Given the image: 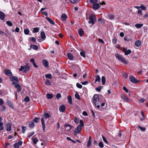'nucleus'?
<instances>
[{"label": "nucleus", "mask_w": 148, "mask_h": 148, "mask_svg": "<svg viewBox=\"0 0 148 148\" xmlns=\"http://www.w3.org/2000/svg\"><path fill=\"white\" fill-rule=\"evenodd\" d=\"M93 100L95 105L97 108H99L100 106L98 104L99 102V97L97 95H95L93 97Z\"/></svg>", "instance_id": "obj_1"}, {"label": "nucleus", "mask_w": 148, "mask_h": 148, "mask_svg": "<svg viewBox=\"0 0 148 148\" xmlns=\"http://www.w3.org/2000/svg\"><path fill=\"white\" fill-rule=\"evenodd\" d=\"M29 66L27 63L25 66H21V68L19 69V70L20 71H23L24 73H26L29 70Z\"/></svg>", "instance_id": "obj_2"}, {"label": "nucleus", "mask_w": 148, "mask_h": 148, "mask_svg": "<svg viewBox=\"0 0 148 148\" xmlns=\"http://www.w3.org/2000/svg\"><path fill=\"white\" fill-rule=\"evenodd\" d=\"M89 19L90 21H88L89 23H91L93 25L94 24L96 20V17L95 15L93 14L91 15L89 17Z\"/></svg>", "instance_id": "obj_3"}, {"label": "nucleus", "mask_w": 148, "mask_h": 148, "mask_svg": "<svg viewBox=\"0 0 148 148\" xmlns=\"http://www.w3.org/2000/svg\"><path fill=\"white\" fill-rule=\"evenodd\" d=\"M10 80L12 82L13 85H14V84H16L19 82V80L18 78L15 76H14L10 79Z\"/></svg>", "instance_id": "obj_4"}, {"label": "nucleus", "mask_w": 148, "mask_h": 148, "mask_svg": "<svg viewBox=\"0 0 148 148\" xmlns=\"http://www.w3.org/2000/svg\"><path fill=\"white\" fill-rule=\"evenodd\" d=\"M82 129V127H80V125H78L77 127L75 129L74 131V134L75 136H76L77 134H79Z\"/></svg>", "instance_id": "obj_5"}, {"label": "nucleus", "mask_w": 148, "mask_h": 148, "mask_svg": "<svg viewBox=\"0 0 148 148\" xmlns=\"http://www.w3.org/2000/svg\"><path fill=\"white\" fill-rule=\"evenodd\" d=\"M130 81L134 83H136L138 82V81L136 79L135 77L132 75H130L129 77Z\"/></svg>", "instance_id": "obj_6"}, {"label": "nucleus", "mask_w": 148, "mask_h": 148, "mask_svg": "<svg viewBox=\"0 0 148 148\" xmlns=\"http://www.w3.org/2000/svg\"><path fill=\"white\" fill-rule=\"evenodd\" d=\"M121 98L125 102H127L130 100L124 94H122L121 95Z\"/></svg>", "instance_id": "obj_7"}, {"label": "nucleus", "mask_w": 148, "mask_h": 148, "mask_svg": "<svg viewBox=\"0 0 148 148\" xmlns=\"http://www.w3.org/2000/svg\"><path fill=\"white\" fill-rule=\"evenodd\" d=\"M4 73L6 75H8L10 76H11L12 75V74L10 70L7 69L5 70Z\"/></svg>", "instance_id": "obj_8"}, {"label": "nucleus", "mask_w": 148, "mask_h": 148, "mask_svg": "<svg viewBox=\"0 0 148 148\" xmlns=\"http://www.w3.org/2000/svg\"><path fill=\"white\" fill-rule=\"evenodd\" d=\"M11 125L12 124L10 123H8L6 124V128L7 131H10L11 130Z\"/></svg>", "instance_id": "obj_9"}, {"label": "nucleus", "mask_w": 148, "mask_h": 148, "mask_svg": "<svg viewBox=\"0 0 148 148\" xmlns=\"http://www.w3.org/2000/svg\"><path fill=\"white\" fill-rule=\"evenodd\" d=\"M23 142L22 141H19L18 143H15L14 144V146L15 148H19L20 145H22Z\"/></svg>", "instance_id": "obj_10"}, {"label": "nucleus", "mask_w": 148, "mask_h": 148, "mask_svg": "<svg viewBox=\"0 0 148 148\" xmlns=\"http://www.w3.org/2000/svg\"><path fill=\"white\" fill-rule=\"evenodd\" d=\"M92 8L94 9H98L100 8V5L98 3H95L92 5Z\"/></svg>", "instance_id": "obj_11"}, {"label": "nucleus", "mask_w": 148, "mask_h": 148, "mask_svg": "<svg viewBox=\"0 0 148 148\" xmlns=\"http://www.w3.org/2000/svg\"><path fill=\"white\" fill-rule=\"evenodd\" d=\"M42 63L45 67L47 68H48L49 66H48V62L46 60H42Z\"/></svg>", "instance_id": "obj_12"}, {"label": "nucleus", "mask_w": 148, "mask_h": 148, "mask_svg": "<svg viewBox=\"0 0 148 148\" xmlns=\"http://www.w3.org/2000/svg\"><path fill=\"white\" fill-rule=\"evenodd\" d=\"M95 83L97 84L96 82H100L101 81V78L100 76L98 75H96L95 77Z\"/></svg>", "instance_id": "obj_13"}, {"label": "nucleus", "mask_w": 148, "mask_h": 148, "mask_svg": "<svg viewBox=\"0 0 148 148\" xmlns=\"http://www.w3.org/2000/svg\"><path fill=\"white\" fill-rule=\"evenodd\" d=\"M2 118L0 116V131L3 130L4 129L3 123L1 121L2 120Z\"/></svg>", "instance_id": "obj_14"}, {"label": "nucleus", "mask_w": 148, "mask_h": 148, "mask_svg": "<svg viewBox=\"0 0 148 148\" xmlns=\"http://www.w3.org/2000/svg\"><path fill=\"white\" fill-rule=\"evenodd\" d=\"M65 109V107L64 105H63L60 106L59 108V110L61 112H64Z\"/></svg>", "instance_id": "obj_15"}, {"label": "nucleus", "mask_w": 148, "mask_h": 148, "mask_svg": "<svg viewBox=\"0 0 148 148\" xmlns=\"http://www.w3.org/2000/svg\"><path fill=\"white\" fill-rule=\"evenodd\" d=\"M5 14L3 12L0 11V19L1 20H3L5 17Z\"/></svg>", "instance_id": "obj_16"}, {"label": "nucleus", "mask_w": 148, "mask_h": 148, "mask_svg": "<svg viewBox=\"0 0 148 148\" xmlns=\"http://www.w3.org/2000/svg\"><path fill=\"white\" fill-rule=\"evenodd\" d=\"M7 105L10 107L13 108V106L12 102L8 99H7Z\"/></svg>", "instance_id": "obj_17"}, {"label": "nucleus", "mask_w": 148, "mask_h": 148, "mask_svg": "<svg viewBox=\"0 0 148 148\" xmlns=\"http://www.w3.org/2000/svg\"><path fill=\"white\" fill-rule=\"evenodd\" d=\"M13 85L14 87L17 88V91L18 92H20L21 91V88L20 85L18 84H15Z\"/></svg>", "instance_id": "obj_18"}, {"label": "nucleus", "mask_w": 148, "mask_h": 148, "mask_svg": "<svg viewBox=\"0 0 148 148\" xmlns=\"http://www.w3.org/2000/svg\"><path fill=\"white\" fill-rule=\"evenodd\" d=\"M91 143V136H90L88 140L87 143V147H89Z\"/></svg>", "instance_id": "obj_19"}, {"label": "nucleus", "mask_w": 148, "mask_h": 148, "mask_svg": "<svg viewBox=\"0 0 148 148\" xmlns=\"http://www.w3.org/2000/svg\"><path fill=\"white\" fill-rule=\"evenodd\" d=\"M46 19L51 24L54 25L55 24V22L51 19L49 17H46Z\"/></svg>", "instance_id": "obj_20"}, {"label": "nucleus", "mask_w": 148, "mask_h": 148, "mask_svg": "<svg viewBox=\"0 0 148 148\" xmlns=\"http://www.w3.org/2000/svg\"><path fill=\"white\" fill-rule=\"evenodd\" d=\"M67 18V16L66 14H62L61 16V18L62 21H64L66 20Z\"/></svg>", "instance_id": "obj_21"}, {"label": "nucleus", "mask_w": 148, "mask_h": 148, "mask_svg": "<svg viewBox=\"0 0 148 148\" xmlns=\"http://www.w3.org/2000/svg\"><path fill=\"white\" fill-rule=\"evenodd\" d=\"M40 35L41 38L42 39H45L46 38L45 34L44 32H41Z\"/></svg>", "instance_id": "obj_22"}, {"label": "nucleus", "mask_w": 148, "mask_h": 148, "mask_svg": "<svg viewBox=\"0 0 148 148\" xmlns=\"http://www.w3.org/2000/svg\"><path fill=\"white\" fill-rule=\"evenodd\" d=\"M78 33L80 36H82L83 35L84 31L82 30V29L80 28L78 30Z\"/></svg>", "instance_id": "obj_23"}, {"label": "nucleus", "mask_w": 148, "mask_h": 148, "mask_svg": "<svg viewBox=\"0 0 148 148\" xmlns=\"http://www.w3.org/2000/svg\"><path fill=\"white\" fill-rule=\"evenodd\" d=\"M67 56H68V57L69 59L71 60H73V55L71 54L70 53H68L67 54Z\"/></svg>", "instance_id": "obj_24"}, {"label": "nucleus", "mask_w": 148, "mask_h": 148, "mask_svg": "<svg viewBox=\"0 0 148 148\" xmlns=\"http://www.w3.org/2000/svg\"><path fill=\"white\" fill-rule=\"evenodd\" d=\"M116 58L118 60L121 61L123 58V56L119 55L118 54H116L115 55Z\"/></svg>", "instance_id": "obj_25"}, {"label": "nucleus", "mask_w": 148, "mask_h": 148, "mask_svg": "<svg viewBox=\"0 0 148 148\" xmlns=\"http://www.w3.org/2000/svg\"><path fill=\"white\" fill-rule=\"evenodd\" d=\"M135 45L137 47H139L141 44V42L140 40H138L135 42Z\"/></svg>", "instance_id": "obj_26"}, {"label": "nucleus", "mask_w": 148, "mask_h": 148, "mask_svg": "<svg viewBox=\"0 0 148 148\" xmlns=\"http://www.w3.org/2000/svg\"><path fill=\"white\" fill-rule=\"evenodd\" d=\"M143 25V24H137L135 25V27L138 28H141Z\"/></svg>", "instance_id": "obj_27"}, {"label": "nucleus", "mask_w": 148, "mask_h": 148, "mask_svg": "<svg viewBox=\"0 0 148 148\" xmlns=\"http://www.w3.org/2000/svg\"><path fill=\"white\" fill-rule=\"evenodd\" d=\"M106 80L105 77L103 76L101 78V82L103 85H104L106 83Z\"/></svg>", "instance_id": "obj_28"}, {"label": "nucleus", "mask_w": 148, "mask_h": 148, "mask_svg": "<svg viewBox=\"0 0 148 148\" xmlns=\"http://www.w3.org/2000/svg\"><path fill=\"white\" fill-rule=\"evenodd\" d=\"M67 99L69 103L71 104L72 103V99L71 97L70 96H69L67 97Z\"/></svg>", "instance_id": "obj_29"}, {"label": "nucleus", "mask_w": 148, "mask_h": 148, "mask_svg": "<svg viewBox=\"0 0 148 148\" xmlns=\"http://www.w3.org/2000/svg\"><path fill=\"white\" fill-rule=\"evenodd\" d=\"M30 47L32 48L33 49L37 50L38 49V46L35 45H31Z\"/></svg>", "instance_id": "obj_30"}, {"label": "nucleus", "mask_w": 148, "mask_h": 148, "mask_svg": "<svg viewBox=\"0 0 148 148\" xmlns=\"http://www.w3.org/2000/svg\"><path fill=\"white\" fill-rule=\"evenodd\" d=\"M132 51L130 49L127 50L126 52L124 53L125 55H127L130 54L131 53Z\"/></svg>", "instance_id": "obj_31"}, {"label": "nucleus", "mask_w": 148, "mask_h": 148, "mask_svg": "<svg viewBox=\"0 0 148 148\" xmlns=\"http://www.w3.org/2000/svg\"><path fill=\"white\" fill-rule=\"evenodd\" d=\"M46 96L47 98L49 99H52L53 97V95L50 94H47L46 95Z\"/></svg>", "instance_id": "obj_32"}, {"label": "nucleus", "mask_w": 148, "mask_h": 148, "mask_svg": "<svg viewBox=\"0 0 148 148\" xmlns=\"http://www.w3.org/2000/svg\"><path fill=\"white\" fill-rule=\"evenodd\" d=\"M85 54L86 53L85 52L83 51H82L80 52V55L81 56L84 58H85L86 57Z\"/></svg>", "instance_id": "obj_33"}, {"label": "nucleus", "mask_w": 148, "mask_h": 148, "mask_svg": "<svg viewBox=\"0 0 148 148\" xmlns=\"http://www.w3.org/2000/svg\"><path fill=\"white\" fill-rule=\"evenodd\" d=\"M103 86H99L98 88H95V90L97 92H100Z\"/></svg>", "instance_id": "obj_34"}, {"label": "nucleus", "mask_w": 148, "mask_h": 148, "mask_svg": "<svg viewBox=\"0 0 148 148\" xmlns=\"http://www.w3.org/2000/svg\"><path fill=\"white\" fill-rule=\"evenodd\" d=\"M39 118L36 117L34 119L33 121L36 123H37L39 122Z\"/></svg>", "instance_id": "obj_35"}, {"label": "nucleus", "mask_w": 148, "mask_h": 148, "mask_svg": "<svg viewBox=\"0 0 148 148\" xmlns=\"http://www.w3.org/2000/svg\"><path fill=\"white\" fill-rule=\"evenodd\" d=\"M29 126L31 128H33L34 126V124L33 122H31L29 124Z\"/></svg>", "instance_id": "obj_36"}, {"label": "nucleus", "mask_w": 148, "mask_h": 148, "mask_svg": "<svg viewBox=\"0 0 148 148\" xmlns=\"http://www.w3.org/2000/svg\"><path fill=\"white\" fill-rule=\"evenodd\" d=\"M32 141L34 144H36L38 141L37 138H34L32 139Z\"/></svg>", "instance_id": "obj_37"}, {"label": "nucleus", "mask_w": 148, "mask_h": 148, "mask_svg": "<svg viewBox=\"0 0 148 148\" xmlns=\"http://www.w3.org/2000/svg\"><path fill=\"white\" fill-rule=\"evenodd\" d=\"M79 123L80 124L79 125H80L81 127H82L84 126V123L82 120H80L79 121Z\"/></svg>", "instance_id": "obj_38"}, {"label": "nucleus", "mask_w": 148, "mask_h": 148, "mask_svg": "<svg viewBox=\"0 0 148 148\" xmlns=\"http://www.w3.org/2000/svg\"><path fill=\"white\" fill-rule=\"evenodd\" d=\"M6 23L7 25L9 26H12L13 25L12 23L9 21H7Z\"/></svg>", "instance_id": "obj_39"}, {"label": "nucleus", "mask_w": 148, "mask_h": 148, "mask_svg": "<svg viewBox=\"0 0 148 148\" xmlns=\"http://www.w3.org/2000/svg\"><path fill=\"white\" fill-rule=\"evenodd\" d=\"M45 77L47 78L51 79L52 77V76L51 74H49L45 75Z\"/></svg>", "instance_id": "obj_40"}, {"label": "nucleus", "mask_w": 148, "mask_h": 148, "mask_svg": "<svg viewBox=\"0 0 148 148\" xmlns=\"http://www.w3.org/2000/svg\"><path fill=\"white\" fill-rule=\"evenodd\" d=\"M24 32L25 34L28 35L29 33V31L28 29H25L24 30Z\"/></svg>", "instance_id": "obj_41"}, {"label": "nucleus", "mask_w": 148, "mask_h": 148, "mask_svg": "<svg viewBox=\"0 0 148 148\" xmlns=\"http://www.w3.org/2000/svg\"><path fill=\"white\" fill-rule=\"evenodd\" d=\"M39 31V28L38 27H35L34 28L33 32L34 33H37Z\"/></svg>", "instance_id": "obj_42"}, {"label": "nucleus", "mask_w": 148, "mask_h": 148, "mask_svg": "<svg viewBox=\"0 0 148 148\" xmlns=\"http://www.w3.org/2000/svg\"><path fill=\"white\" fill-rule=\"evenodd\" d=\"M70 1L73 3H76L78 2V0H69Z\"/></svg>", "instance_id": "obj_43"}, {"label": "nucleus", "mask_w": 148, "mask_h": 148, "mask_svg": "<svg viewBox=\"0 0 148 148\" xmlns=\"http://www.w3.org/2000/svg\"><path fill=\"white\" fill-rule=\"evenodd\" d=\"M44 116L45 117L46 119H47L49 117L50 115L48 113H45L44 114Z\"/></svg>", "instance_id": "obj_44"}, {"label": "nucleus", "mask_w": 148, "mask_h": 148, "mask_svg": "<svg viewBox=\"0 0 148 148\" xmlns=\"http://www.w3.org/2000/svg\"><path fill=\"white\" fill-rule=\"evenodd\" d=\"M65 126L66 127H69V129H67V131H69L71 129V128L72 127V126H71L70 125L68 124V125H65Z\"/></svg>", "instance_id": "obj_45"}, {"label": "nucleus", "mask_w": 148, "mask_h": 148, "mask_svg": "<svg viewBox=\"0 0 148 148\" xmlns=\"http://www.w3.org/2000/svg\"><path fill=\"white\" fill-rule=\"evenodd\" d=\"M140 8L143 10H145L147 9V8L144 5H140Z\"/></svg>", "instance_id": "obj_46"}, {"label": "nucleus", "mask_w": 148, "mask_h": 148, "mask_svg": "<svg viewBox=\"0 0 148 148\" xmlns=\"http://www.w3.org/2000/svg\"><path fill=\"white\" fill-rule=\"evenodd\" d=\"M45 84L47 85H51V83L49 80H47L45 82Z\"/></svg>", "instance_id": "obj_47"}, {"label": "nucleus", "mask_w": 148, "mask_h": 148, "mask_svg": "<svg viewBox=\"0 0 148 148\" xmlns=\"http://www.w3.org/2000/svg\"><path fill=\"white\" fill-rule=\"evenodd\" d=\"M75 97L76 98L78 99H79V100L80 99L79 95V94L77 92L75 94Z\"/></svg>", "instance_id": "obj_48"}, {"label": "nucleus", "mask_w": 148, "mask_h": 148, "mask_svg": "<svg viewBox=\"0 0 148 148\" xmlns=\"http://www.w3.org/2000/svg\"><path fill=\"white\" fill-rule=\"evenodd\" d=\"M76 86L77 88H81L82 87V85L78 83H77Z\"/></svg>", "instance_id": "obj_49"}, {"label": "nucleus", "mask_w": 148, "mask_h": 148, "mask_svg": "<svg viewBox=\"0 0 148 148\" xmlns=\"http://www.w3.org/2000/svg\"><path fill=\"white\" fill-rule=\"evenodd\" d=\"M24 100L25 101L27 102H29V101H30V99L29 97L28 96H27L25 98Z\"/></svg>", "instance_id": "obj_50"}, {"label": "nucleus", "mask_w": 148, "mask_h": 148, "mask_svg": "<svg viewBox=\"0 0 148 148\" xmlns=\"http://www.w3.org/2000/svg\"><path fill=\"white\" fill-rule=\"evenodd\" d=\"M121 61L123 63L127 64V62L125 60V59H124V58H123V59H122V60H121Z\"/></svg>", "instance_id": "obj_51"}, {"label": "nucleus", "mask_w": 148, "mask_h": 148, "mask_svg": "<svg viewBox=\"0 0 148 148\" xmlns=\"http://www.w3.org/2000/svg\"><path fill=\"white\" fill-rule=\"evenodd\" d=\"M22 132L23 133H24L26 130V128L25 126H23L22 127Z\"/></svg>", "instance_id": "obj_52"}, {"label": "nucleus", "mask_w": 148, "mask_h": 148, "mask_svg": "<svg viewBox=\"0 0 148 148\" xmlns=\"http://www.w3.org/2000/svg\"><path fill=\"white\" fill-rule=\"evenodd\" d=\"M138 127L140 129V130L142 131H145V130H146V128L145 127H141L140 126H138Z\"/></svg>", "instance_id": "obj_53"}, {"label": "nucleus", "mask_w": 148, "mask_h": 148, "mask_svg": "<svg viewBox=\"0 0 148 148\" xmlns=\"http://www.w3.org/2000/svg\"><path fill=\"white\" fill-rule=\"evenodd\" d=\"M123 90L126 92L128 93L129 92L128 90L126 88L125 86H123Z\"/></svg>", "instance_id": "obj_54"}, {"label": "nucleus", "mask_w": 148, "mask_h": 148, "mask_svg": "<svg viewBox=\"0 0 148 148\" xmlns=\"http://www.w3.org/2000/svg\"><path fill=\"white\" fill-rule=\"evenodd\" d=\"M43 130L44 132H45V123L42 124Z\"/></svg>", "instance_id": "obj_55"}, {"label": "nucleus", "mask_w": 148, "mask_h": 148, "mask_svg": "<svg viewBox=\"0 0 148 148\" xmlns=\"http://www.w3.org/2000/svg\"><path fill=\"white\" fill-rule=\"evenodd\" d=\"M123 75L125 79H127L128 77L127 74L126 73H123Z\"/></svg>", "instance_id": "obj_56"}, {"label": "nucleus", "mask_w": 148, "mask_h": 148, "mask_svg": "<svg viewBox=\"0 0 148 148\" xmlns=\"http://www.w3.org/2000/svg\"><path fill=\"white\" fill-rule=\"evenodd\" d=\"M56 97L58 99L61 98V94L60 93L57 94L56 95Z\"/></svg>", "instance_id": "obj_57"}, {"label": "nucleus", "mask_w": 148, "mask_h": 148, "mask_svg": "<svg viewBox=\"0 0 148 148\" xmlns=\"http://www.w3.org/2000/svg\"><path fill=\"white\" fill-rule=\"evenodd\" d=\"M102 137L103 141L106 143H108V141L103 135H102Z\"/></svg>", "instance_id": "obj_58"}, {"label": "nucleus", "mask_w": 148, "mask_h": 148, "mask_svg": "<svg viewBox=\"0 0 148 148\" xmlns=\"http://www.w3.org/2000/svg\"><path fill=\"white\" fill-rule=\"evenodd\" d=\"M99 146L101 148L103 147V144L102 142H100L99 143Z\"/></svg>", "instance_id": "obj_59"}, {"label": "nucleus", "mask_w": 148, "mask_h": 148, "mask_svg": "<svg viewBox=\"0 0 148 148\" xmlns=\"http://www.w3.org/2000/svg\"><path fill=\"white\" fill-rule=\"evenodd\" d=\"M98 1V0H90V2L92 3H95Z\"/></svg>", "instance_id": "obj_60"}, {"label": "nucleus", "mask_w": 148, "mask_h": 148, "mask_svg": "<svg viewBox=\"0 0 148 148\" xmlns=\"http://www.w3.org/2000/svg\"><path fill=\"white\" fill-rule=\"evenodd\" d=\"M4 103L3 100L1 98L0 99V105H2Z\"/></svg>", "instance_id": "obj_61"}, {"label": "nucleus", "mask_w": 148, "mask_h": 148, "mask_svg": "<svg viewBox=\"0 0 148 148\" xmlns=\"http://www.w3.org/2000/svg\"><path fill=\"white\" fill-rule=\"evenodd\" d=\"M74 121L76 123H78L79 122L78 119L76 117H75Z\"/></svg>", "instance_id": "obj_62"}, {"label": "nucleus", "mask_w": 148, "mask_h": 148, "mask_svg": "<svg viewBox=\"0 0 148 148\" xmlns=\"http://www.w3.org/2000/svg\"><path fill=\"white\" fill-rule=\"evenodd\" d=\"M117 39L116 38H114L112 40V42L114 44L116 42Z\"/></svg>", "instance_id": "obj_63"}, {"label": "nucleus", "mask_w": 148, "mask_h": 148, "mask_svg": "<svg viewBox=\"0 0 148 148\" xmlns=\"http://www.w3.org/2000/svg\"><path fill=\"white\" fill-rule=\"evenodd\" d=\"M138 14L140 15H142V13L140 10H139L138 12Z\"/></svg>", "instance_id": "obj_64"}]
</instances>
